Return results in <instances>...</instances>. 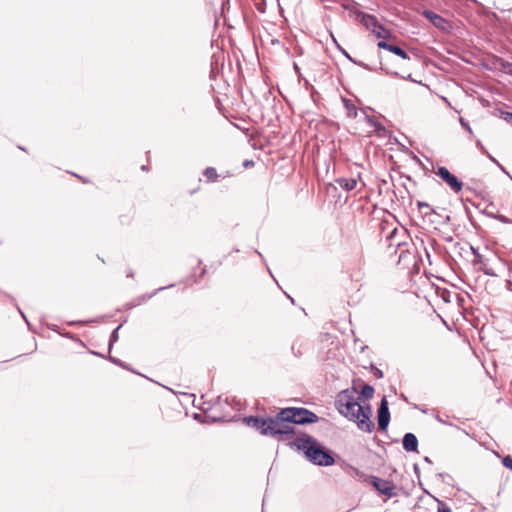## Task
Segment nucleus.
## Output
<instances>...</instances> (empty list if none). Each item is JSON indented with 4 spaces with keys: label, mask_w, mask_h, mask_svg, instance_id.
Returning <instances> with one entry per match:
<instances>
[{
    "label": "nucleus",
    "mask_w": 512,
    "mask_h": 512,
    "mask_svg": "<svg viewBox=\"0 0 512 512\" xmlns=\"http://www.w3.org/2000/svg\"><path fill=\"white\" fill-rule=\"evenodd\" d=\"M360 396L355 388L341 391L335 401L338 412L357 424L358 429L370 433L374 428L371 421L372 409L369 404H360Z\"/></svg>",
    "instance_id": "f257e3e1"
},
{
    "label": "nucleus",
    "mask_w": 512,
    "mask_h": 512,
    "mask_svg": "<svg viewBox=\"0 0 512 512\" xmlns=\"http://www.w3.org/2000/svg\"><path fill=\"white\" fill-rule=\"evenodd\" d=\"M244 421L248 426L259 430L263 435L269 436H286L290 437L294 434V427L290 422L280 415V411L273 418L246 417Z\"/></svg>",
    "instance_id": "f03ea898"
},
{
    "label": "nucleus",
    "mask_w": 512,
    "mask_h": 512,
    "mask_svg": "<svg viewBox=\"0 0 512 512\" xmlns=\"http://www.w3.org/2000/svg\"><path fill=\"white\" fill-rule=\"evenodd\" d=\"M306 458L319 466H330L334 463L333 457L312 437L306 436L297 439L294 443Z\"/></svg>",
    "instance_id": "7ed1b4c3"
},
{
    "label": "nucleus",
    "mask_w": 512,
    "mask_h": 512,
    "mask_svg": "<svg viewBox=\"0 0 512 512\" xmlns=\"http://www.w3.org/2000/svg\"><path fill=\"white\" fill-rule=\"evenodd\" d=\"M280 415L286 417L292 426L294 424L315 423L318 420L317 415L306 408H285L280 411Z\"/></svg>",
    "instance_id": "20e7f679"
},
{
    "label": "nucleus",
    "mask_w": 512,
    "mask_h": 512,
    "mask_svg": "<svg viewBox=\"0 0 512 512\" xmlns=\"http://www.w3.org/2000/svg\"><path fill=\"white\" fill-rule=\"evenodd\" d=\"M436 175L439 176L454 192L458 193L462 190L463 183L446 167H439L436 171Z\"/></svg>",
    "instance_id": "39448f33"
},
{
    "label": "nucleus",
    "mask_w": 512,
    "mask_h": 512,
    "mask_svg": "<svg viewBox=\"0 0 512 512\" xmlns=\"http://www.w3.org/2000/svg\"><path fill=\"white\" fill-rule=\"evenodd\" d=\"M344 7L346 9H350V6H348V5L347 6L345 5ZM351 10L356 14L357 20H359L360 23L362 25H364L366 27V29L370 30L371 32H373L375 30V28L379 25V22L373 15L354 10V7H352Z\"/></svg>",
    "instance_id": "423d86ee"
},
{
    "label": "nucleus",
    "mask_w": 512,
    "mask_h": 512,
    "mask_svg": "<svg viewBox=\"0 0 512 512\" xmlns=\"http://www.w3.org/2000/svg\"><path fill=\"white\" fill-rule=\"evenodd\" d=\"M390 420V413L388 409V402L385 398L382 399L378 410V426L379 429L384 431L387 429Z\"/></svg>",
    "instance_id": "0eeeda50"
},
{
    "label": "nucleus",
    "mask_w": 512,
    "mask_h": 512,
    "mask_svg": "<svg viewBox=\"0 0 512 512\" xmlns=\"http://www.w3.org/2000/svg\"><path fill=\"white\" fill-rule=\"evenodd\" d=\"M372 484L381 494L389 497L393 496L394 486L391 482L378 477H373Z\"/></svg>",
    "instance_id": "6e6552de"
},
{
    "label": "nucleus",
    "mask_w": 512,
    "mask_h": 512,
    "mask_svg": "<svg viewBox=\"0 0 512 512\" xmlns=\"http://www.w3.org/2000/svg\"><path fill=\"white\" fill-rule=\"evenodd\" d=\"M377 45L380 49L388 50V51L396 54L397 56L401 57L402 59H409L408 54L402 48H400L398 46L389 44L385 41H379Z\"/></svg>",
    "instance_id": "1a4fd4ad"
},
{
    "label": "nucleus",
    "mask_w": 512,
    "mask_h": 512,
    "mask_svg": "<svg viewBox=\"0 0 512 512\" xmlns=\"http://www.w3.org/2000/svg\"><path fill=\"white\" fill-rule=\"evenodd\" d=\"M418 440L412 433H407L403 437V448L408 452L417 451Z\"/></svg>",
    "instance_id": "9d476101"
},
{
    "label": "nucleus",
    "mask_w": 512,
    "mask_h": 512,
    "mask_svg": "<svg viewBox=\"0 0 512 512\" xmlns=\"http://www.w3.org/2000/svg\"><path fill=\"white\" fill-rule=\"evenodd\" d=\"M336 183L341 187L342 189L346 191H352L357 186V180L355 178H338L336 179Z\"/></svg>",
    "instance_id": "9b49d317"
},
{
    "label": "nucleus",
    "mask_w": 512,
    "mask_h": 512,
    "mask_svg": "<svg viewBox=\"0 0 512 512\" xmlns=\"http://www.w3.org/2000/svg\"><path fill=\"white\" fill-rule=\"evenodd\" d=\"M424 16H425L427 19L431 20V22H432L435 26L443 28V25H444V23H445V20H444L441 16L437 15L436 13H434V12H432V11H428V10H427V11H424Z\"/></svg>",
    "instance_id": "f8f14e48"
},
{
    "label": "nucleus",
    "mask_w": 512,
    "mask_h": 512,
    "mask_svg": "<svg viewBox=\"0 0 512 512\" xmlns=\"http://www.w3.org/2000/svg\"><path fill=\"white\" fill-rule=\"evenodd\" d=\"M377 38L379 39H383L382 41H384L385 39H389L391 38L392 34L390 32V30L386 29L384 26H382L381 24H379L375 30L372 32Z\"/></svg>",
    "instance_id": "ddd939ff"
},
{
    "label": "nucleus",
    "mask_w": 512,
    "mask_h": 512,
    "mask_svg": "<svg viewBox=\"0 0 512 512\" xmlns=\"http://www.w3.org/2000/svg\"><path fill=\"white\" fill-rule=\"evenodd\" d=\"M417 207L423 216L435 214V210L427 202L418 201Z\"/></svg>",
    "instance_id": "4468645a"
},
{
    "label": "nucleus",
    "mask_w": 512,
    "mask_h": 512,
    "mask_svg": "<svg viewBox=\"0 0 512 512\" xmlns=\"http://www.w3.org/2000/svg\"><path fill=\"white\" fill-rule=\"evenodd\" d=\"M361 395L366 399L372 398L374 395V388L370 385H364L361 390Z\"/></svg>",
    "instance_id": "2eb2a0df"
},
{
    "label": "nucleus",
    "mask_w": 512,
    "mask_h": 512,
    "mask_svg": "<svg viewBox=\"0 0 512 512\" xmlns=\"http://www.w3.org/2000/svg\"><path fill=\"white\" fill-rule=\"evenodd\" d=\"M344 104H345V107L347 109L348 116L349 117H356L357 116V111H356L355 106L349 100H346V99H344Z\"/></svg>",
    "instance_id": "dca6fc26"
},
{
    "label": "nucleus",
    "mask_w": 512,
    "mask_h": 512,
    "mask_svg": "<svg viewBox=\"0 0 512 512\" xmlns=\"http://www.w3.org/2000/svg\"><path fill=\"white\" fill-rule=\"evenodd\" d=\"M366 120H367L368 124H369L371 127H373V128H374V130H375V131H379V130H382V129H383L382 125H381L378 121H376L375 119H373L372 117H370V116H366Z\"/></svg>",
    "instance_id": "f3484780"
},
{
    "label": "nucleus",
    "mask_w": 512,
    "mask_h": 512,
    "mask_svg": "<svg viewBox=\"0 0 512 512\" xmlns=\"http://www.w3.org/2000/svg\"><path fill=\"white\" fill-rule=\"evenodd\" d=\"M506 288L512 292V268H507Z\"/></svg>",
    "instance_id": "a211bd4d"
},
{
    "label": "nucleus",
    "mask_w": 512,
    "mask_h": 512,
    "mask_svg": "<svg viewBox=\"0 0 512 512\" xmlns=\"http://www.w3.org/2000/svg\"><path fill=\"white\" fill-rule=\"evenodd\" d=\"M205 176L211 179H215L217 177V172L214 168L208 167L204 171Z\"/></svg>",
    "instance_id": "6ab92c4d"
},
{
    "label": "nucleus",
    "mask_w": 512,
    "mask_h": 512,
    "mask_svg": "<svg viewBox=\"0 0 512 512\" xmlns=\"http://www.w3.org/2000/svg\"><path fill=\"white\" fill-rule=\"evenodd\" d=\"M121 328V325L118 326L116 329L113 330L110 336V346L118 340V331Z\"/></svg>",
    "instance_id": "aec40b11"
},
{
    "label": "nucleus",
    "mask_w": 512,
    "mask_h": 512,
    "mask_svg": "<svg viewBox=\"0 0 512 512\" xmlns=\"http://www.w3.org/2000/svg\"><path fill=\"white\" fill-rule=\"evenodd\" d=\"M459 122L466 131H468L470 134H473L472 128L470 127L469 123L464 120V118L460 117Z\"/></svg>",
    "instance_id": "412c9836"
},
{
    "label": "nucleus",
    "mask_w": 512,
    "mask_h": 512,
    "mask_svg": "<svg viewBox=\"0 0 512 512\" xmlns=\"http://www.w3.org/2000/svg\"><path fill=\"white\" fill-rule=\"evenodd\" d=\"M502 463L506 468H509L512 470V457L511 456L504 457L502 460Z\"/></svg>",
    "instance_id": "4be33fe9"
},
{
    "label": "nucleus",
    "mask_w": 512,
    "mask_h": 512,
    "mask_svg": "<svg viewBox=\"0 0 512 512\" xmlns=\"http://www.w3.org/2000/svg\"><path fill=\"white\" fill-rule=\"evenodd\" d=\"M437 512H451V509L445 503L439 501Z\"/></svg>",
    "instance_id": "5701e85b"
},
{
    "label": "nucleus",
    "mask_w": 512,
    "mask_h": 512,
    "mask_svg": "<svg viewBox=\"0 0 512 512\" xmlns=\"http://www.w3.org/2000/svg\"><path fill=\"white\" fill-rule=\"evenodd\" d=\"M483 271H484V273H485L486 275L493 276V277L498 276V275L493 271V269H492V268H484V270H483Z\"/></svg>",
    "instance_id": "b1692460"
},
{
    "label": "nucleus",
    "mask_w": 512,
    "mask_h": 512,
    "mask_svg": "<svg viewBox=\"0 0 512 512\" xmlns=\"http://www.w3.org/2000/svg\"><path fill=\"white\" fill-rule=\"evenodd\" d=\"M331 36H332L333 41L336 43V45H337L338 49H339V50H340V51H341V52H342V53H343L347 58H349V59H350V56L348 55V53H347L344 49H342V48L340 47V45L337 43V41H336V39L334 38V36H333V35H331Z\"/></svg>",
    "instance_id": "393cba45"
},
{
    "label": "nucleus",
    "mask_w": 512,
    "mask_h": 512,
    "mask_svg": "<svg viewBox=\"0 0 512 512\" xmlns=\"http://www.w3.org/2000/svg\"><path fill=\"white\" fill-rule=\"evenodd\" d=\"M485 154H487V156L489 157V159L492 162L496 163L497 165L499 164V162L493 156H491L487 151H485Z\"/></svg>",
    "instance_id": "a878e982"
},
{
    "label": "nucleus",
    "mask_w": 512,
    "mask_h": 512,
    "mask_svg": "<svg viewBox=\"0 0 512 512\" xmlns=\"http://www.w3.org/2000/svg\"><path fill=\"white\" fill-rule=\"evenodd\" d=\"M374 375L378 378H381L383 376V373L381 370L379 369H376V371L374 372Z\"/></svg>",
    "instance_id": "bb28decb"
},
{
    "label": "nucleus",
    "mask_w": 512,
    "mask_h": 512,
    "mask_svg": "<svg viewBox=\"0 0 512 512\" xmlns=\"http://www.w3.org/2000/svg\"><path fill=\"white\" fill-rule=\"evenodd\" d=\"M476 144H477V146H478V147H479V148H480V149L485 153V151H486V150L484 149V147H483V145L481 144V142H480V141H477V143H476Z\"/></svg>",
    "instance_id": "cd10ccee"
},
{
    "label": "nucleus",
    "mask_w": 512,
    "mask_h": 512,
    "mask_svg": "<svg viewBox=\"0 0 512 512\" xmlns=\"http://www.w3.org/2000/svg\"><path fill=\"white\" fill-rule=\"evenodd\" d=\"M498 166L501 169V171H503L504 173H506L508 175V172L505 170V168L500 163L498 164Z\"/></svg>",
    "instance_id": "c85d7f7f"
},
{
    "label": "nucleus",
    "mask_w": 512,
    "mask_h": 512,
    "mask_svg": "<svg viewBox=\"0 0 512 512\" xmlns=\"http://www.w3.org/2000/svg\"><path fill=\"white\" fill-rule=\"evenodd\" d=\"M244 165H245L246 167H248V166L253 165V162H252V161H245Z\"/></svg>",
    "instance_id": "c756f323"
},
{
    "label": "nucleus",
    "mask_w": 512,
    "mask_h": 512,
    "mask_svg": "<svg viewBox=\"0 0 512 512\" xmlns=\"http://www.w3.org/2000/svg\"><path fill=\"white\" fill-rule=\"evenodd\" d=\"M509 121L512 124V114H509Z\"/></svg>",
    "instance_id": "7c9ffc66"
},
{
    "label": "nucleus",
    "mask_w": 512,
    "mask_h": 512,
    "mask_svg": "<svg viewBox=\"0 0 512 512\" xmlns=\"http://www.w3.org/2000/svg\"><path fill=\"white\" fill-rule=\"evenodd\" d=\"M509 121L512 124V114H509Z\"/></svg>",
    "instance_id": "2f4dec72"
}]
</instances>
